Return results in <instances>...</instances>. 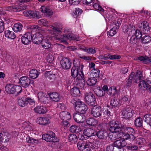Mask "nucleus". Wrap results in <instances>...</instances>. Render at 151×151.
I'll list each match as a JSON object with an SVG mask.
<instances>
[{
    "label": "nucleus",
    "instance_id": "1",
    "mask_svg": "<svg viewBox=\"0 0 151 151\" xmlns=\"http://www.w3.org/2000/svg\"><path fill=\"white\" fill-rule=\"evenodd\" d=\"M109 125L110 126L109 130L112 133V138L116 140L121 137L120 133H122L120 127L122 124L118 121L114 120L111 121L109 122Z\"/></svg>",
    "mask_w": 151,
    "mask_h": 151
},
{
    "label": "nucleus",
    "instance_id": "2",
    "mask_svg": "<svg viewBox=\"0 0 151 151\" xmlns=\"http://www.w3.org/2000/svg\"><path fill=\"white\" fill-rule=\"evenodd\" d=\"M73 64V66L71 69V76L74 78V81H75L77 79L79 80L80 78H82V76H84L82 70L83 65L81 64L78 67V66H76L74 62Z\"/></svg>",
    "mask_w": 151,
    "mask_h": 151
},
{
    "label": "nucleus",
    "instance_id": "3",
    "mask_svg": "<svg viewBox=\"0 0 151 151\" xmlns=\"http://www.w3.org/2000/svg\"><path fill=\"white\" fill-rule=\"evenodd\" d=\"M71 102L73 104L76 110L83 114H85L88 110L87 106L79 99H72Z\"/></svg>",
    "mask_w": 151,
    "mask_h": 151
},
{
    "label": "nucleus",
    "instance_id": "4",
    "mask_svg": "<svg viewBox=\"0 0 151 151\" xmlns=\"http://www.w3.org/2000/svg\"><path fill=\"white\" fill-rule=\"evenodd\" d=\"M92 146V143L87 141H79L77 145L78 149L81 151H90Z\"/></svg>",
    "mask_w": 151,
    "mask_h": 151
},
{
    "label": "nucleus",
    "instance_id": "5",
    "mask_svg": "<svg viewBox=\"0 0 151 151\" xmlns=\"http://www.w3.org/2000/svg\"><path fill=\"white\" fill-rule=\"evenodd\" d=\"M38 23L39 24L43 25L45 27L51 26L52 31L54 32V34L57 33L58 34H60L61 31L60 28L56 27H54L50 25V22L47 21L46 19H42L38 20Z\"/></svg>",
    "mask_w": 151,
    "mask_h": 151
},
{
    "label": "nucleus",
    "instance_id": "6",
    "mask_svg": "<svg viewBox=\"0 0 151 151\" xmlns=\"http://www.w3.org/2000/svg\"><path fill=\"white\" fill-rule=\"evenodd\" d=\"M42 138L46 141L50 142H56L58 141L57 137H55V134L52 132L43 134Z\"/></svg>",
    "mask_w": 151,
    "mask_h": 151
},
{
    "label": "nucleus",
    "instance_id": "7",
    "mask_svg": "<svg viewBox=\"0 0 151 151\" xmlns=\"http://www.w3.org/2000/svg\"><path fill=\"white\" fill-rule=\"evenodd\" d=\"M84 99L86 103L89 105L93 106L96 104V101L95 96L91 93H86Z\"/></svg>",
    "mask_w": 151,
    "mask_h": 151
},
{
    "label": "nucleus",
    "instance_id": "8",
    "mask_svg": "<svg viewBox=\"0 0 151 151\" xmlns=\"http://www.w3.org/2000/svg\"><path fill=\"white\" fill-rule=\"evenodd\" d=\"M133 111L129 106H127L122 109V115L125 118L127 119V121L129 119L133 116Z\"/></svg>",
    "mask_w": 151,
    "mask_h": 151
},
{
    "label": "nucleus",
    "instance_id": "9",
    "mask_svg": "<svg viewBox=\"0 0 151 151\" xmlns=\"http://www.w3.org/2000/svg\"><path fill=\"white\" fill-rule=\"evenodd\" d=\"M91 113L92 116L95 118L100 117L102 114L101 107L95 105L93 106L91 109Z\"/></svg>",
    "mask_w": 151,
    "mask_h": 151
},
{
    "label": "nucleus",
    "instance_id": "10",
    "mask_svg": "<svg viewBox=\"0 0 151 151\" xmlns=\"http://www.w3.org/2000/svg\"><path fill=\"white\" fill-rule=\"evenodd\" d=\"M19 83L21 85L24 87H28L31 84H33L34 81L31 80L27 76H22L19 79Z\"/></svg>",
    "mask_w": 151,
    "mask_h": 151
},
{
    "label": "nucleus",
    "instance_id": "11",
    "mask_svg": "<svg viewBox=\"0 0 151 151\" xmlns=\"http://www.w3.org/2000/svg\"><path fill=\"white\" fill-rule=\"evenodd\" d=\"M120 128H121L122 133H127L130 134L132 137L131 138L132 140L135 139V137L133 135L135 133V131L132 128L127 127L125 125H122V127Z\"/></svg>",
    "mask_w": 151,
    "mask_h": 151
},
{
    "label": "nucleus",
    "instance_id": "12",
    "mask_svg": "<svg viewBox=\"0 0 151 151\" xmlns=\"http://www.w3.org/2000/svg\"><path fill=\"white\" fill-rule=\"evenodd\" d=\"M60 63L61 67L65 70L69 69L72 64L70 59L66 57L63 58L61 60Z\"/></svg>",
    "mask_w": 151,
    "mask_h": 151
},
{
    "label": "nucleus",
    "instance_id": "13",
    "mask_svg": "<svg viewBox=\"0 0 151 151\" xmlns=\"http://www.w3.org/2000/svg\"><path fill=\"white\" fill-rule=\"evenodd\" d=\"M139 28L143 33L147 34L149 32L150 27L147 21H144L140 23L139 25Z\"/></svg>",
    "mask_w": 151,
    "mask_h": 151
},
{
    "label": "nucleus",
    "instance_id": "14",
    "mask_svg": "<svg viewBox=\"0 0 151 151\" xmlns=\"http://www.w3.org/2000/svg\"><path fill=\"white\" fill-rule=\"evenodd\" d=\"M32 39V34L30 32H29L22 36L21 41L23 44L28 45L30 43Z\"/></svg>",
    "mask_w": 151,
    "mask_h": 151
},
{
    "label": "nucleus",
    "instance_id": "15",
    "mask_svg": "<svg viewBox=\"0 0 151 151\" xmlns=\"http://www.w3.org/2000/svg\"><path fill=\"white\" fill-rule=\"evenodd\" d=\"M73 117L75 122L78 123H81L84 122L86 117L83 114L78 113H75L73 115Z\"/></svg>",
    "mask_w": 151,
    "mask_h": 151
},
{
    "label": "nucleus",
    "instance_id": "16",
    "mask_svg": "<svg viewBox=\"0 0 151 151\" xmlns=\"http://www.w3.org/2000/svg\"><path fill=\"white\" fill-rule=\"evenodd\" d=\"M43 36L40 32H38L32 36V42L35 44H39L41 43L43 40Z\"/></svg>",
    "mask_w": 151,
    "mask_h": 151
},
{
    "label": "nucleus",
    "instance_id": "17",
    "mask_svg": "<svg viewBox=\"0 0 151 151\" xmlns=\"http://www.w3.org/2000/svg\"><path fill=\"white\" fill-rule=\"evenodd\" d=\"M132 73H134L132 78L134 82L138 83L142 79V74L141 71L137 70L135 74L134 72H132Z\"/></svg>",
    "mask_w": 151,
    "mask_h": 151
},
{
    "label": "nucleus",
    "instance_id": "18",
    "mask_svg": "<svg viewBox=\"0 0 151 151\" xmlns=\"http://www.w3.org/2000/svg\"><path fill=\"white\" fill-rule=\"evenodd\" d=\"M35 112L38 114H44L47 111L46 108L44 106H38L34 109Z\"/></svg>",
    "mask_w": 151,
    "mask_h": 151
},
{
    "label": "nucleus",
    "instance_id": "19",
    "mask_svg": "<svg viewBox=\"0 0 151 151\" xmlns=\"http://www.w3.org/2000/svg\"><path fill=\"white\" fill-rule=\"evenodd\" d=\"M42 47L45 49H48L51 47V43L50 40L47 37L43 38V40L40 43Z\"/></svg>",
    "mask_w": 151,
    "mask_h": 151
},
{
    "label": "nucleus",
    "instance_id": "20",
    "mask_svg": "<svg viewBox=\"0 0 151 151\" xmlns=\"http://www.w3.org/2000/svg\"><path fill=\"white\" fill-rule=\"evenodd\" d=\"M123 142L121 139L116 140L113 143V146L117 147L119 151H124L123 147L125 145H123Z\"/></svg>",
    "mask_w": 151,
    "mask_h": 151
},
{
    "label": "nucleus",
    "instance_id": "21",
    "mask_svg": "<svg viewBox=\"0 0 151 151\" xmlns=\"http://www.w3.org/2000/svg\"><path fill=\"white\" fill-rule=\"evenodd\" d=\"M95 136H97L99 139H103L108 136V133L107 131L104 130H99L97 132H95Z\"/></svg>",
    "mask_w": 151,
    "mask_h": 151
},
{
    "label": "nucleus",
    "instance_id": "22",
    "mask_svg": "<svg viewBox=\"0 0 151 151\" xmlns=\"http://www.w3.org/2000/svg\"><path fill=\"white\" fill-rule=\"evenodd\" d=\"M83 133L88 138L91 136H95V131L93 129L88 128L84 129Z\"/></svg>",
    "mask_w": 151,
    "mask_h": 151
},
{
    "label": "nucleus",
    "instance_id": "23",
    "mask_svg": "<svg viewBox=\"0 0 151 151\" xmlns=\"http://www.w3.org/2000/svg\"><path fill=\"white\" fill-rule=\"evenodd\" d=\"M60 116L63 121L69 120L71 118V116L70 113L67 111H63L60 112Z\"/></svg>",
    "mask_w": 151,
    "mask_h": 151
},
{
    "label": "nucleus",
    "instance_id": "24",
    "mask_svg": "<svg viewBox=\"0 0 151 151\" xmlns=\"http://www.w3.org/2000/svg\"><path fill=\"white\" fill-rule=\"evenodd\" d=\"M55 39L60 42L65 43L69 40L68 35H57L55 37Z\"/></svg>",
    "mask_w": 151,
    "mask_h": 151
},
{
    "label": "nucleus",
    "instance_id": "25",
    "mask_svg": "<svg viewBox=\"0 0 151 151\" xmlns=\"http://www.w3.org/2000/svg\"><path fill=\"white\" fill-rule=\"evenodd\" d=\"M138 60L141 61L144 64L151 65V56L149 57L146 56L145 57L140 56L138 58Z\"/></svg>",
    "mask_w": 151,
    "mask_h": 151
},
{
    "label": "nucleus",
    "instance_id": "26",
    "mask_svg": "<svg viewBox=\"0 0 151 151\" xmlns=\"http://www.w3.org/2000/svg\"><path fill=\"white\" fill-rule=\"evenodd\" d=\"M82 78H80V79H77L75 80L76 83V84L77 86V87L78 88H83L84 87L85 83V78L84 76H82Z\"/></svg>",
    "mask_w": 151,
    "mask_h": 151
},
{
    "label": "nucleus",
    "instance_id": "27",
    "mask_svg": "<svg viewBox=\"0 0 151 151\" xmlns=\"http://www.w3.org/2000/svg\"><path fill=\"white\" fill-rule=\"evenodd\" d=\"M47 95L42 92H40L38 94V99L41 102L44 104H45L46 102V101L47 100Z\"/></svg>",
    "mask_w": 151,
    "mask_h": 151
},
{
    "label": "nucleus",
    "instance_id": "28",
    "mask_svg": "<svg viewBox=\"0 0 151 151\" xmlns=\"http://www.w3.org/2000/svg\"><path fill=\"white\" fill-rule=\"evenodd\" d=\"M37 122L41 125H46L50 123V120L48 118L40 117L38 119Z\"/></svg>",
    "mask_w": 151,
    "mask_h": 151
},
{
    "label": "nucleus",
    "instance_id": "29",
    "mask_svg": "<svg viewBox=\"0 0 151 151\" xmlns=\"http://www.w3.org/2000/svg\"><path fill=\"white\" fill-rule=\"evenodd\" d=\"M49 95L50 99L53 101L57 102L60 99L59 94L56 92H50L49 93Z\"/></svg>",
    "mask_w": 151,
    "mask_h": 151
},
{
    "label": "nucleus",
    "instance_id": "30",
    "mask_svg": "<svg viewBox=\"0 0 151 151\" xmlns=\"http://www.w3.org/2000/svg\"><path fill=\"white\" fill-rule=\"evenodd\" d=\"M71 95L74 97H77L80 95V91L79 88L77 87H74L70 90Z\"/></svg>",
    "mask_w": 151,
    "mask_h": 151
},
{
    "label": "nucleus",
    "instance_id": "31",
    "mask_svg": "<svg viewBox=\"0 0 151 151\" xmlns=\"http://www.w3.org/2000/svg\"><path fill=\"white\" fill-rule=\"evenodd\" d=\"M39 72L35 69L31 70L29 72V77L33 79H35L37 78L39 75Z\"/></svg>",
    "mask_w": 151,
    "mask_h": 151
},
{
    "label": "nucleus",
    "instance_id": "32",
    "mask_svg": "<svg viewBox=\"0 0 151 151\" xmlns=\"http://www.w3.org/2000/svg\"><path fill=\"white\" fill-rule=\"evenodd\" d=\"M14 87L13 84H7L5 87V91L8 93L14 94Z\"/></svg>",
    "mask_w": 151,
    "mask_h": 151
},
{
    "label": "nucleus",
    "instance_id": "33",
    "mask_svg": "<svg viewBox=\"0 0 151 151\" xmlns=\"http://www.w3.org/2000/svg\"><path fill=\"white\" fill-rule=\"evenodd\" d=\"M23 13L24 15L29 17L30 18H34L35 17H38L37 14L33 11H24L23 12Z\"/></svg>",
    "mask_w": 151,
    "mask_h": 151
},
{
    "label": "nucleus",
    "instance_id": "34",
    "mask_svg": "<svg viewBox=\"0 0 151 151\" xmlns=\"http://www.w3.org/2000/svg\"><path fill=\"white\" fill-rule=\"evenodd\" d=\"M41 11L42 12L45 13L48 16L52 15L53 12L49 9V8L45 6H42L41 8Z\"/></svg>",
    "mask_w": 151,
    "mask_h": 151
},
{
    "label": "nucleus",
    "instance_id": "35",
    "mask_svg": "<svg viewBox=\"0 0 151 151\" xmlns=\"http://www.w3.org/2000/svg\"><path fill=\"white\" fill-rule=\"evenodd\" d=\"M26 100V97H23L18 99L17 100L18 104L20 106H25L27 105V102Z\"/></svg>",
    "mask_w": 151,
    "mask_h": 151
},
{
    "label": "nucleus",
    "instance_id": "36",
    "mask_svg": "<svg viewBox=\"0 0 151 151\" xmlns=\"http://www.w3.org/2000/svg\"><path fill=\"white\" fill-rule=\"evenodd\" d=\"M110 105L112 107V108H115L116 107H119L120 105V104L116 99L113 98L111 100Z\"/></svg>",
    "mask_w": 151,
    "mask_h": 151
},
{
    "label": "nucleus",
    "instance_id": "37",
    "mask_svg": "<svg viewBox=\"0 0 151 151\" xmlns=\"http://www.w3.org/2000/svg\"><path fill=\"white\" fill-rule=\"evenodd\" d=\"M118 93V91L116 87L112 86L109 88V92L107 93L109 95L113 96Z\"/></svg>",
    "mask_w": 151,
    "mask_h": 151
},
{
    "label": "nucleus",
    "instance_id": "38",
    "mask_svg": "<svg viewBox=\"0 0 151 151\" xmlns=\"http://www.w3.org/2000/svg\"><path fill=\"white\" fill-rule=\"evenodd\" d=\"M23 26L21 23H17L14 25L12 29L15 32H19L21 31L22 28Z\"/></svg>",
    "mask_w": 151,
    "mask_h": 151
},
{
    "label": "nucleus",
    "instance_id": "39",
    "mask_svg": "<svg viewBox=\"0 0 151 151\" xmlns=\"http://www.w3.org/2000/svg\"><path fill=\"white\" fill-rule=\"evenodd\" d=\"M44 76L45 78L51 81L54 80L55 78V75L49 71H46L45 73Z\"/></svg>",
    "mask_w": 151,
    "mask_h": 151
},
{
    "label": "nucleus",
    "instance_id": "40",
    "mask_svg": "<svg viewBox=\"0 0 151 151\" xmlns=\"http://www.w3.org/2000/svg\"><path fill=\"white\" fill-rule=\"evenodd\" d=\"M134 124L137 127H143V120L140 117L136 118L134 121Z\"/></svg>",
    "mask_w": 151,
    "mask_h": 151
},
{
    "label": "nucleus",
    "instance_id": "41",
    "mask_svg": "<svg viewBox=\"0 0 151 151\" xmlns=\"http://www.w3.org/2000/svg\"><path fill=\"white\" fill-rule=\"evenodd\" d=\"M5 35L7 37L12 39H14L16 37L15 33L9 30H6L5 31Z\"/></svg>",
    "mask_w": 151,
    "mask_h": 151
},
{
    "label": "nucleus",
    "instance_id": "42",
    "mask_svg": "<svg viewBox=\"0 0 151 151\" xmlns=\"http://www.w3.org/2000/svg\"><path fill=\"white\" fill-rule=\"evenodd\" d=\"M133 74V73H131V74L129 75V78L126 81V86L127 88L130 87L133 83V80L132 78Z\"/></svg>",
    "mask_w": 151,
    "mask_h": 151
},
{
    "label": "nucleus",
    "instance_id": "43",
    "mask_svg": "<svg viewBox=\"0 0 151 151\" xmlns=\"http://www.w3.org/2000/svg\"><path fill=\"white\" fill-rule=\"evenodd\" d=\"M97 81L96 78L93 77L89 78L86 81L87 84L89 86H92L95 85Z\"/></svg>",
    "mask_w": 151,
    "mask_h": 151
},
{
    "label": "nucleus",
    "instance_id": "44",
    "mask_svg": "<svg viewBox=\"0 0 151 151\" xmlns=\"http://www.w3.org/2000/svg\"><path fill=\"white\" fill-rule=\"evenodd\" d=\"M95 93L98 96L102 97L104 96L105 92L101 88H97L94 91Z\"/></svg>",
    "mask_w": 151,
    "mask_h": 151
},
{
    "label": "nucleus",
    "instance_id": "45",
    "mask_svg": "<svg viewBox=\"0 0 151 151\" xmlns=\"http://www.w3.org/2000/svg\"><path fill=\"white\" fill-rule=\"evenodd\" d=\"M86 124L89 125L94 126L97 124V121L93 118H89L86 120Z\"/></svg>",
    "mask_w": 151,
    "mask_h": 151
},
{
    "label": "nucleus",
    "instance_id": "46",
    "mask_svg": "<svg viewBox=\"0 0 151 151\" xmlns=\"http://www.w3.org/2000/svg\"><path fill=\"white\" fill-rule=\"evenodd\" d=\"M68 139L70 142L74 143L76 142L78 140L77 136L75 134L73 133L69 135Z\"/></svg>",
    "mask_w": 151,
    "mask_h": 151
},
{
    "label": "nucleus",
    "instance_id": "47",
    "mask_svg": "<svg viewBox=\"0 0 151 151\" xmlns=\"http://www.w3.org/2000/svg\"><path fill=\"white\" fill-rule=\"evenodd\" d=\"M139 86V88L141 89L145 90L147 89L148 85L147 83H146L145 81L142 80L140 81Z\"/></svg>",
    "mask_w": 151,
    "mask_h": 151
},
{
    "label": "nucleus",
    "instance_id": "48",
    "mask_svg": "<svg viewBox=\"0 0 151 151\" xmlns=\"http://www.w3.org/2000/svg\"><path fill=\"white\" fill-rule=\"evenodd\" d=\"M69 130L72 132L77 133L81 131V129L78 126L75 125H73L70 128Z\"/></svg>",
    "mask_w": 151,
    "mask_h": 151
},
{
    "label": "nucleus",
    "instance_id": "49",
    "mask_svg": "<svg viewBox=\"0 0 151 151\" xmlns=\"http://www.w3.org/2000/svg\"><path fill=\"white\" fill-rule=\"evenodd\" d=\"M134 140L136 144L138 145H144L146 142L145 139L142 138L138 137Z\"/></svg>",
    "mask_w": 151,
    "mask_h": 151
},
{
    "label": "nucleus",
    "instance_id": "50",
    "mask_svg": "<svg viewBox=\"0 0 151 151\" xmlns=\"http://www.w3.org/2000/svg\"><path fill=\"white\" fill-rule=\"evenodd\" d=\"M13 12H19L24 10L26 8L19 5H13Z\"/></svg>",
    "mask_w": 151,
    "mask_h": 151
},
{
    "label": "nucleus",
    "instance_id": "51",
    "mask_svg": "<svg viewBox=\"0 0 151 151\" xmlns=\"http://www.w3.org/2000/svg\"><path fill=\"white\" fill-rule=\"evenodd\" d=\"M28 29L31 32H34L41 29V28L38 25L30 26Z\"/></svg>",
    "mask_w": 151,
    "mask_h": 151
},
{
    "label": "nucleus",
    "instance_id": "52",
    "mask_svg": "<svg viewBox=\"0 0 151 151\" xmlns=\"http://www.w3.org/2000/svg\"><path fill=\"white\" fill-rule=\"evenodd\" d=\"M26 139L27 142L29 143L37 144L39 142L38 139H34L29 136L27 137Z\"/></svg>",
    "mask_w": 151,
    "mask_h": 151
},
{
    "label": "nucleus",
    "instance_id": "53",
    "mask_svg": "<svg viewBox=\"0 0 151 151\" xmlns=\"http://www.w3.org/2000/svg\"><path fill=\"white\" fill-rule=\"evenodd\" d=\"M151 41V37L149 35H145L141 38V42L142 43H147Z\"/></svg>",
    "mask_w": 151,
    "mask_h": 151
},
{
    "label": "nucleus",
    "instance_id": "54",
    "mask_svg": "<svg viewBox=\"0 0 151 151\" xmlns=\"http://www.w3.org/2000/svg\"><path fill=\"white\" fill-rule=\"evenodd\" d=\"M82 12V10L81 9L79 8H76L74 12L72 13V14L74 17L76 18L81 14Z\"/></svg>",
    "mask_w": 151,
    "mask_h": 151
},
{
    "label": "nucleus",
    "instance_id": "55",
    "mask_svg": "<svg viewBox=\"0 0 151 151\" xmlns=\"http://www.w3.org/2000/svg\"><path fill=\"white\" fill-rule=\"evenodd\" d=\"M127 26L128 27L127 29L128 32H129V34L131 35L134 34L135 28V27L132 24H129Z\"/></svg>",
    "mask_w": 151,
    "mask_h": 151
},
{
    "label": "nucleus",
    "instance_id": "56",
    "mask_svg": "<svg viewBox=\"0 0 151 151\" xmlns=\"http://www.w3.org/2000/svg\"><path fill=\"white\" fill-rule=\"evenodd\" d=\"M143 119L144 121L147 124L151 121V114H147L144 115Z\"/></svg>",
    "mask_w": 151,
    "mask_h": 151
},
{
    "label": "nucleus",
    "instance_id": "57",
    "mask_svg": "<svg viewBox=\"0 0 151 151\" xmlns=\"http://www.w3.org/2000/svg\"><path fill=\"white\" fill-rule=\"evenodd\" d=\"M85 52L89 54H93L96 51L94 47H86Z\"/></svg>",
    "mask_w": 151,
    "mask_h": 151
},
{
    "label": "nucleus",
    "instance_id": "58",
    "mask_svg": "<svg viewBox=\"0 0 151 151\" xmlns=\"http://www.w3.org/2000/svg\"><path fill=\"white\" fill-rule=\"evenodd\" d=\"M99 127L101 130H104L106 131L108 129V125L107 124L104 123H101L99 125Z\"/></svg>",
    "mask_w": 151,
    "mask_h": 151
},
{
    "label": "nucleus",
    "instance_id": "59",
    "mask_svg": "<svg viewBox=\"0 0 151 151\" xmlns=\"http://www.w3.org/2000/svg\"><path fill=\"white\" fill-rule=\"evenodd\" d=\"M122 19H118L117 21H115L112 23V25H114V27H115L116 29H118L119 26L122 23Z\"/></svg>",
    "mask_w": 151,
    "mask_h": 151
},
{
    "label": "nucleus",
    "instance_id": "60",
    "mask_svg": "<svg viewBox=\"0 0 151 151\" xmlns=\"http://www.w3.org/2000/svg\"><path fill=\"white\" fill-rule=\"evenodd\" d=\"M92 76L93 77L95 78L99 77V74L100 73V70L99 69H94L92 70Z\"/></svg>",
    "mask_w": 151,
    "mask_h": 151
},
{
    "label": "nucleus",
    "instance_id": "61",
    "mask_svg": "<svg viewBox=\"0 0 151 151\" xmlns=\"http://www.w3.org/2000/svg\"><path fill=\"white\" fill-rule=\"evenodd\" d=\"M69 40H76L77 41H78L80 40V38L77 35H75L72 34H70L68 35Z\"/></svg>",
    "mask_w": 151,
    "mask_h": 151
},
{
    "label": "nucleus",
    "instance_id": "62",
    "mask_svg": "<svg viewBox=\"0 0 151 151\" xmlns=\"http://www.w3.org/2000/svg\"><path fill=\"white\" fill-rule=\"evenodd\" d=\"M22 90V88L20 86H14V93H16L17 94H18L21 92Z\"/></svg>",
    "mask_w": 151,
    "mask_h": 151
},
{
    "label": "nucleus",
    "instance_id": "63",
    "mask_svg": "<svg viewBox=\"0 0 151 151\" xmlns=\"http://www.w3.org/2000/svg\"><path fill=\"white\" fill-rule=\"evenodd\" d=\"M115 27L114 26L110 30L107 32V35L111 36H113L116 33V31Z\"/></svg>",
    "mask_w": 151,
    "mask_h": 151
},
{
    "label": "nucleus",
    "instance_id": "64",
    "mask_svg": "<svg viewBox=\"0 0 151 151\" xmlns=\"http://www.w3.org/2000/svg\"><path fill=\"white\" fill-rule=\"evenodd\" d=\"M142 31L140 32L139 30L136 29V30H134V34H135L136 37L138 39H140L142 36Z\"/></svg>",
    "mask_w": 151,
    "mask_h": 151
}]
</instances>
